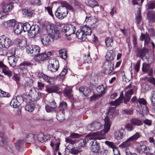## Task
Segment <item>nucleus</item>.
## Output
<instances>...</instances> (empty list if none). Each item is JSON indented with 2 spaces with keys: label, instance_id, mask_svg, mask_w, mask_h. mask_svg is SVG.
<instances>
[{
  "label": "nucleus",
  "instance_id": "13d9d810",
  "mask_svg": "<svg viewBox=\"0 0 155 155\" xmlns=\"http://www.w3.org/2000/svg\"><path fill=\"white\" fill-rule=\"evenodd\" d=\"M105 143L109 147L111 148L113 150H114V149L117 148L116 147L115 145L112 142H111L108 141H105Z\"/></svg>",
  "mask_w": 155,
  "mask_h": 155
},
{
  "label": "nucleus",
  "instance_id": "f03ea898",
  "mask_svg": "<svg viewBox=\"0 0 155 155\" xmlns=\"http://www.w3.org/2000/svg\"><path fill=\"white\" fill-rule=\"evenodd\" d=\"M68 10L72 12L74 11V9L71 5L65 2H62L61 5L57 8L55 15L59 18L62 19L67 15L68 13Z\"/></svg>",
  "mask_w": 155,
  "mask_h": 155
},
{
  "label": "nucleus",
  "instance_id": "864d4df0",
  "mask_svg": "<svg viewBox=\"0 0 155 155\" xmlns=\"http://www.w3.org/2000/svg\"><path fill=\"white\" fill-rule=\"evenodd\" d=\"M26 80L27 81L26 83L25 84V86H31L33 84V80L28 78H27Z\"/></svg>",
  "mask_w": 155,
  "mask_h": 155
},
{
  "label": "nucleus",
  "instance_id": "de8ad7c7",
  "mask_svg": "<svg viewBox=\"0 0 155 155\" xmlns=\"http://www.w3.org/2000/svg\"><path fill=\"white\" fill-rule=\"evenodd\" d=\"M25 110L29 112H32L34 110V104H27L25 107Z\"/></svg>",
  "mask_w": 155,
  "mask_h": 155
},
{
  "label": "nucleus",
  "instance_id": "58836bf2",
  "mask_svg": "<svg viewBox=\"0 0 155 155\" xmlns=\"http://www.w3.org/2000/svg\"><path fill=\"white\" fill-rule=\"evenodd\" d=\"M106 87L105 85L102 84L97 87V91L101 94H103L105 93Z\"/></svg>",
  "mask_w": 155,
  "mask_h": 155
},
{
  "label": "nucleus",
  "instance_id": "8fccbe9b",
  "mask_svg": "<svg viewBox=\"0 0 155 155\" xmlns=\"http://www.w3.org/2000/svg\"><path fill=\"white\" fill-rule=\"evenodd\" d=\"M139 134L138 132H137L135 134L130 137L129 140L132 142L136 141L140 137Z\"/></svg>",
  "mask_w": 155,
  "mask_h": 155
},
{
  "label": "nucleus",
  "instance_id": "c756f323",
  "mask_svg": "<svg viewBox=\"0 0 155 155\" xmlns=\"http://www.w3.org/2000/svg\"><path fill=\"white\" fill-rule=\"evenodd\" d=\"M123 131V130H120L116 131L114 133V136L116 139L119 140L123 138L124 137Z\"/></svg>",
  "mask_w": 155,
  "mask_h": 155
},
{
  "label": "nucleus",
  "instance_id": "f704fd0d",
  "mask_svg": "<svg viewBox=\"0 0 155 155\" xmlns=\"http://www.w3.org/2000/svg\"><path fill=\"white\" fill-rule=\"evenodd\" d=\"M100 126L101 124L100 123L97 122H95L88 125V127L90 128L91 129V130H94V129L93 128L97 130L99 129Z\"/></svg>",
  "mask_w": 155,
  "mask_h": 155
},
{
  "label": "nucleus",
  "instance_id": "680f3d73",
  "mask_svg": "<svg viewBox=\"0 0 155 155\" xmlns=\"http://www.w3.org/2000/svg\"><path fill=\"white\" fill-rule=\"evenodd\" d=\"M45 10H47V11L49 14L53 18L54 16L52 12V8L49 6L47 7H45Z\"/></svg>",
  "mask_w": 155,
  "mask_h": 155
},
{
  "label": "nucleus",
  "instance_id": "f3484780",
  "mask_svg": "<svg viewBox=\"0 0 155 155\" xmlns=\"http://www.w3.org/2000/svg\"><path fill=\"white\" fill-rule=\"evenodd\" d=\"M114 51L113 50H109L108 51L105 57L107 62H111L113 61L115 57Z\"/></svg>",
  "mask_w": 155,
  "mask_h": 155
},
{
  "label": "nucleus",
  "instance_id": "f8f14e48",
  "mask_svg": "<svg viewBox=\"0 0 155 155\" xmlns=\"http://www.w3.org/2000/svg\"><path fill=\"white\" fill-rule=\"evenodd\" d=\"M142 71L143 72H147L150 76H152L153 74V70L150 67L149 64L143 63L142 64Z\"/></svg>",
  "mask_w": 155,
  "mask_h": 155
},
{
  "label": "nucleus",
  "instance_id": "39448f33",
  "mask_svg": "<svg viewBox=\"0 0 155 155\" xmlns=\"http://www.w3.org/2000/svg\"><path fill=\"white\" fill-rule=\"evenodd\" d=\"M75 30V27L74 26L68 24L66 25L63 28L61 31L64 35L70 36L74 33Z\"/></svg>",
  "mask_w": 155,
  "mask_h": 155
},
{
  "label": "nucleus",
  "instance_id": "6e6552de",
  "mask_svg": "<svg viewBox=\"0 0 155 155\" xmlns=\"http://www.w3.org/2000/svg\"><path fill=\"white\" fill-rule=\"evenodd\" d=\"M12 41L4 36L0 37V48H8L11 45Z\"/></svg>",
  "mask_w": 155,
  "mask_h": 155
},
{
  "label": "nucleus",
  "instance_id": "6ab92c4d",
  "mask_svg": "<svg viewBox=\"0 0 155 155\" xmlns=\"http://www.w3.org/2000/svg\"><path fill=\"white\" fill-rule=\"evenodd\" d=\"M50 136L49 135H46L45 136L44 134L41 132L38 133L37 135V139L40 142L43 143L44 142L47 141L49 139Z\"/></svg>",
  "mask_w": 155,
  "mask_h": 155
},
{
  "label": "nucleus",
  "instance_id": "0e129e2a",
  "mask_svg": "<svg viewBox=\"0 0 155 155\" xmlns=\"http://www.w3.org/2000/svg\"><path fill=\"white\" fill-rule=\"evenodd\" d=\"M66 141L67 142H69L71 144H73L76 142V140L73 139V138L67 137L65 139Z\"/></svg>",
  "mask_w": 155,
  "mask_h": 155
},
{
  "label": "nucleus",
  "instance_id": "ea45409f",
  "mask_svg": "<svg viewBox=\"0 0 155 155\" xmlns=\"http://www.w3.org/2000/svg\"><path fill=\"white\" fill-rule=\"evenodd\" d=\"M130 121L133 124L137 126H140L143 124L142 121L137 118L132 119Z\"/></svg>",
  "mask_w": 155,
  "mask_h": 155
},
{
  "label": "nucleus",
  "instance_id": "1a4fd4ad",
  "mask_svg": "<svg viewBox=\"0 0 155 155\" xmlns=\"http://www.w3.org/2000/svg\"><path fill=\"white\" fill-rule=\"evenodd\" d=\"M24 101L23 97L20 96H18L16 98H14L11 101L10 105L13 108H16L19 106Z\"/></svg>",
  "mask_w": 155,
  "mask_h": 155
},
{
  "label": "nucleus",
  "instance_id": "c85d7f7f",
  "mask_svg": "<svg viewBox=\"0 0 155 155\" xmlns=\"http://www.w3.org/2000/svg\"><path fill=\"white\" fill-rule=\"evenodd\" d=\"M76 37L78 39L82 40H85L86 38L85 35L84 34V32L81 31V29L78 30L76 34Z\"/></svg>",
  "mask_w": 155,
  "mask_h": 155
},
{
  "label": "nucleus",
  "instance_id": "6e6d98bb",
  "mask_svg": "<svg viewBox=\"0 0 155 155\" xmlns=\"http://www.w3.org/2000/svg\"><path fill=\"white\" fill-rule=\"evenodd\" d=\"M125 128L128 131H131L133 129V124L131 123L127 124L125 127Z\"/></svg>",
  "mask_w": 155,
  "mask_h": 155
},
{
  "label": "nucleus",
  "instance_id": "4d7b16f0",
  "mask_svg": "<svg viewBox=\"0 0 155 155\" xmlns=\"http://www.w3.org/2000/svg\"><path fill=\"white\" fill-rule=\"evenodd\" d=\"M148 9H153L155 8V1H150L148 5Z\"/></svg>",
  "mask_w": 155,
  "mask_h": 155
},
{
  "label": "nucleus",
  "instance_id": "a19ab883",
  "mask_svg": "<svg viewBox=\"0 0 155 155\" xmlns=\"http://www.w3.org/2000/svg\"><path fill=\"white\" fill-rule=\"evenodd\" d=\"M67 107V104L65 102H62L59 106V110L60 111H61L62 113V115L63 116L65 113L64 111Z\"/></svg>",
  "mask_w": 155,
  "mask_h": 155
},
{
  "label": "nucleus",
  "instance_id": "7ed1b4c3",
  "mask_svg": "<svg viewBox=\"0 0 155 155\" xmlns=\"http://www.w3.org/2000/svg\"><path fill=\"white\" fill-rule=\"evenodd\" d=\"M22 30L24 32H27L28 37L29 38L34 37L38 33L39 29L37 25L31 26L29 23H26L22 25Z\"/></svg>",
  "mask_w": 155,
  "mask_h": 155
},
{
  "label": "nucleus",
  "instance_id": "a211bd4d",
  "mask_svg": "<svg viewBox=\"0 0 155 155\" xmlns=\"http://www.w3.org/2000/svg\"><path fill=\"white\" fill-rule=\"evenodd\" d=\"M48 58V56L46 54V53H43L38 54L35 57V60L37 61L40 62Z\"/></svg>",
  "mask_w": 155,
  "mask_h": 155
},
{
  "label": "nucleus",
  "instance_id": "9b49d317",
  "mask_svg": "<svg viewBox=\"0 0 155 155\" xmlns=\"http://www.w3.org/2000/svg\"><path fill=\"white\" fill-rule=\"evenodd\" d=\"M30 94L33 97V101H37L41 97V93L38 92L36 91L34 88H32L30 90Z\"/></svg>",
  "mask_w": 155,
  "mask_h": 155
},
{
  "label": "nucleus",
  "instance_id": "2eb2a0df",
  "mask_svg": "<svg viewBox=\"0 0 155 155\" xmlns=\"http://www.w3.org/2000/svg\"><path fill=\"white\" fill-rule=\"evenodd\" d=\"M49 63L51 64L52 68L51 71L53 72L56 71L58 67V61L56 59H52L50 60Z\"/></svg>",
  "mask_w": 155,
  "mask_h": 155
},
{
  "label": "nucleus",
  "instance_id": "aec40b11",
  "mask_svg": "<svg viewBox=\"0 0 155 155\" xmlns=\"http://www.w3.org/2000/svg\"><path fill=\"white\" fill-rule=\"evenodd\" d=\"M149 49L145 48H143L141 50L139 48H137L136 52L138 53H140V57L141 59H143L145 57L146 54L148 53Z\"/></svg>",
  "mask_w": 155,
  "mask_h": 155
},
{
  "label": "nucleus",
  "instance_id": "774afa93",
  "mask_svg": "<svg viewBox=\"0 0 155 155\" xmlns=\"http://www.w3.org/2000/svg\"><path fill=\"white\" fill-rule=\"evenodd\" d=\"M147 80L151 84L155 86V78L153 77H150L147 78Z\"/></svg>",
  "mask_w": 155,
  "mask_h": 155
},
{
  "label": "nucleus",
  "instance_id": "f257e3e1",
  "mask_svg": "<svg viewBox=\"0 0 155 155\" xmlns=\"http://www.w3.org/2000/svg\"><path fill=\"white\" fill-rule=\"evenodd\" d=\"M104 122L103 131L94 133L90 134V136H87V137H89L90 140L94 139L91 141L90 143L91 146V149L93 152L96 153L99 152L100 146L99 143L96 141V140H101L104 138V136L110 128L111 122L107 116L105 117Z\"/></svg>",
  "mask_w": 155,
  "mask_h": 155
},
{
  "label": "nucleus",
  "instance_id": "37998d69",
  "mask_svg": "<svg viewBox=\"0 0 155 155\" xmlns=\"http://www.w3.org/2000/svg\"><path fill=\"white\" fill-rule=\"evenodd\" d=\"M64 95L65 96L69 98H71L72 97V91L71 89H64Z\"/></svg>",
  "mask_w": 155,
  "mask_h": 155
},
{
  "label": "nucleus",
  "instance_id": "e2e57ef3",
  "mask_svg": "<svg viewBox=\"0 0 155 155\" xmlns=\"http://www.w3.org/2000/svg\"><path fill=\"white\" fill-rule=\"evenodd\" d=\"M30 2L34 5H40L41 2L40 0H29Z\"/></svg>",
  "mask_w": 155,
  "mask_h": 155
},
{
  "label": "nucleus",
  "instance_id": "9d476101",
  "mask_svg": "<svg viewBox=\"0 0 155 155\" xmlns=\"http://www.w3.org/2000/svg\"><path fill=\"white\" fill-rule=\"evenodd\" d=\"M85 21L86 23L88 22V23H89L90 21H91L93 25L91 24V27L93 28H94L96 27V25L94 23L97 21V19L96 16L92 17L91 15L88 13L87 14Z\"/></svg>",
  "mask_w": 155,
  "mask_h": 155
},
{
  "label": "nucleus",
  "instance_id": "473e14b6",
  "mask_svg": "<svg viewBox=\"0 0 155 155\" xmlns=\"http://www.w3.org/2000/svg\"><path fill=\"white\" fill-rule=\"evenodd\" d=\"M148 149L149 147H147L144 145L139 146L137 147V150L140 153H146L148 152Z\"/></svg>",
  "mask_w": 155,
  "mask_h": 155
},
{
  "label": "nucleus",
  "instance_id": "c03bdc74",
  "mask_svg": "<svg viewBox=\"0 0 155 155\" xmlns=\"http://www.w3.org/2000/svg\"><path fill=\"white\" fill-rule=\"evenodd\" d=\"M60 56L61 58L63 59L66 60L67 59V55L66 50L65 49H62L59 51Z\"/></svg>",
  "mask_w": 155,
  "mask_h": 155
},
{
  "label": "nucleus",
  "instance_id": "a878e982",
  "mask_svg": "<svg viewBox=\"0 0 155 155\" xmlns=\"http://www.w3.org/2000/svg\"><path fill=\"white\" fill-rule=\"evenodd\" d=\"M135 21L138 25H140L141 23L142 17L141 14L140 9V8L138 9L137 12L136 13Z\"/></svg>",
  "mask_w": 155,
  "mask_h": 155
},
{
  "label": "nucleus",
  "instance_id": "0eeeda50",
  "mask_svg": "<svg viewBox=\"0 0 155 155\" xmlns=\"http://www.w3.org/2000/svg\"><path fill=\"white\" fill-rule=\"evenodd\" d=\"M48 35L52 39H57L59 37V31L53 26H50L49 29L48 30Z\"/></svg>",
  "mask_w": 155,
  "mask_h": 155
},
{
  "label": "nucleus",
  "instance_id": "4468645a",
  "mask_svg": "<svg viewBox=\"0 0 155 155\" xmlns=\"http://www.w3.org/2000/svg\"><path fill=\"white\" fill-rule=\"evenodd\" d=\"M52 39H51L50 36L48 35H45L42 37L41 42L43 45L47 46L50 45L52 42Z\"/></svg>",
  "mask_w": 155,
  "mask_h": 155
},
{
  "label": "nucleus",
  "instance_id": "412c9836",
  "mask_svg": "<svg viewBox=\"0 0 155 155\" xmlns=\"http://www.w3.org/2000/svg\"><path fill=\"white\" fill-rule=\"evenodd\" d=\"M8 62L10 66L14 67L16 65V63L17 61V58L14 56H11L8 57Z\"/></svg>",
  "mask_w": 155,
  "mask_h": 155
},
{
  "label": "nucleus",
  "instance_id": "a18cd8bd",
  "mask_svg": "<svg viewBox=\"0 0 155 155\" xmlns=\"http://www.w3.org/2000/svg\"><path fill=\"white\" fill-rule=\"evenodd\" d=\"M132 142L129 140V138L125 141L122 144L120 145V147L122 148L128 147L130 146L132 144Z\"/></svg>",
  "mask_w": 155,
  "mask_h": 155
},
{
  "label": "nucleus",
  "instance_id": "79ce46f5",
  "mask_svg": "<svg viewBox=\"0 0 155 155\" xmlns=\"http://www.w3.org/2000/svg\"><path fill=\"white\" fill-rule=\"evenodd\" d=\"M106 45L107 47L111 46L113 44V40L111 37H107L105 40Z\"/></svg>",
  "mask_w": 155,
  "mask_h": 155
},
{
  "label": "nucleus",
  "instance_id": "e433bc0d",
  "mask_svg": "<svg viewBox=\"0 0 155 155\" xmlns=\"http://www.w3.org/2000/svg\"><path fill=\"white\" fill-rule=\"evenodd\" d=\"M2 72L4 74L10 78L12 75V72L9 70L8 68L6 66L2 70Z\"/></svg>",
  "mask_w": 155,
  "mask_h": 155
},
{
  "label": "nucleus",
  "instance_id": "4c0bfd02",
  "mask_svg": "<svg viewBox=\"0 0 155 155\" xmlns=\"http://www.w3.org/2000/svg\"><path fill=\"white\" fill-rule=\"evenodd\" d=\"M58 87L56 86L48 87L46 88V91L48 93L55 92L58 91Z\"/></svg>",
  "mask_w": 155,
  "mask_h": 155
},
{
  "label": "nucleus",
  "instance_id": "bb28decb",
  "mask_svg": "<svg viewBox=\"0 0 155 155\" xmlns=\"http://www.w3.org/2000/svg\"><path fill=\"white\" fill-rule=\"evenodd\" d=\"M16 23V21L15 19H11L6 21H5L3 23V25L5 27L8 28L15 25Z\"/></svg>",
  "mask_w": 155,
  "mask_h": 155
},
{
  "label": "nucleus",
  "instance_id": "b1692460",
  "mask_svg": "<svg viewBox=\"0 0 155 155\" xmlns=\"http://www.w3.org/2000/svg\"><path fill=\"white\" fill-rule=\"evenodd\" d=\"M133 90L132 89H130L125 93L124 103L126 104L127 102L129 101L131 95L133 94Z\"/></svg>",
  "mask_w": 155,
  "mask_h": 155
},
{
  "label": "nucleus",
  "instance_id": "5fc2aeb1",
  "mask_svg": "<svg viewBox=\"0 0 155 155\" xmlns=\"http://www.w3.org/2000/svg\"><path fill=\"white\" fill-rule=\"evenodd\" d=\"M150 100L152 104L155 107V91H153L152 93Z\"/></svg>",
  "mask_w": 155,
  "mask_h": 155
},
{
  "label": "nucleus",
  "instance_id": "3c124183",
  "mask_svg": "<svg viewBox=\"0 0 155 155\" xmlns=\"http://www.w3.org/2000/svg\"><path fill=\"white\" fill-rule=\"evenodd\" d=\"M30 64L27 62H25L22 63L19 66V68L21 70H24L27 69V66H29Z\"/></svg>",
  "mask_w": 155,
  "mask_h": 155
},
{
  "label": "nucleus",
  "instance_id": "603ef678",
  "mask_svg": "<svg viewBox=\"0 0 155 155\" xmlns=\"http://www.w3.org/2000/svg\"><path fill=\"white\" fill-rule=\"evenodd\" d=\"M143 122L146 125L150 127L152 125V121L151 120L146 118L143 120Z\"/></svg>",
  "mask_w": 155,
  "mask_h": 155
},
{
  "label": "nucleus",
  "instance_id": "338daca9",
  "mask_svg": "<svg viewBox=\"0 0 155 155\" xmlns=\"http://www.w3.org/2000/svg\"><path fill=\"white\" fill-rule=\"evenodd\" d=\"M88 141V140L87 138H85L84 139L81 140L80 141L81 144V145H80V146L84 147Z\"/></svg>",
  "mask_w": 155,
  "mask_h": 155
},
{
  "label": "nucleus",
  "instance_id": "2f4dec72",
  "mask_svg": "<svg viewBox=\"0 0 155 155\" xmlns=\"http://www.w3.org/2000/svg\"><path fill=\"white\" fill-rule=\"evenodd\" d=\"M79 91L85 96H87L89 92V89L86 87L82 86L79 88Z\"/></svg>",
  "mask_w": 155,
  "mask_h": 155
},
{
  "label": "nucleus",
  "instance_id": "052dcab7",
  "mask_svg": "<svg viewBox=\"0 0 155 155\" xmlns=\"http://www.w3.org/2000/svg\"><path fill=\"white\" fill-rule=\"evenodd\" d=\"M12 79L13 80L17 82L20 80V75L18 74H14V75L12 77Z\"/></svg>",
  "mask_w": 155,
  "mask_h": 155
},
{
  "label": "nucleus",
  "instance_id": "09e8293b",
  "mask_svg": "<svg viewBox=\"0 0 155 155\" xmlns=\"http://www.w3.org/2000/svg\"><path fill=\"white\" fill-rule=\"evenodd\" d=\"M84 59L88 64L91 63L92 60L89 53L84 54Z\"/></svg>",
  "mask_w": 155,
  "mask_h": 155
},
{
  "label": "nucleus",
  "instance_id": "69168bd1",
  "mask_svg": "<svg viewBox=\"0 0 155 155\" xmlns=\"http://www.w3.org/2000/svg\"><path fill=\"white\" fill-rule=\"evenodd\" d=\"M42 78L45 81L49 83H50L51 82L50 80H51L53 79L52 78L49 77L48 76L45 74H44V76H43Z\"/></svg>",
  "mask_w": 155,
  "mask_h": 155
},
{
  "label": "nucleus",
  "instance_id": "ddd939ff",
  "mask_svg": "<svg viewBox=\"0 0 155 155\" xmlns=\"http://www.w3.org/2000/svg\"><path fill=\"white\" fill-rule=\"evenodd\" d=\"M124 97L123 95V91H121L120 97L114 101H111L110 104L111 105L117 106L120 104L123 101H124Z\"/></svg>",
  "mask_w": 155,
  "mask_h": 155
},
{
  "label": "nucleus",
  "instance_id": "bf43d9fd",
  "mask_svg": "<svg viewBox=\"0 0 155 155\" xmlns=\"http://www.w3.org/2000/svg\"><path fill=\"white\" fill-rule=\"evenodd\" d=\"M150 38L148 34H146L145 35L144 45H147L150 43Z\"/></svg>",
  "mask_w": 155,
  "mask_h": 155
},
{
  "label": "nucleus",
  "instance_id": "49530a36",
  "mask_svg": "<svg viewBox=\"0 0 155 155\" xmlns=\"http://www.w3.org/2000/svg\"><path fill=\"white\" fill-rule=\"evenodd\" d=\"M85 2L88 6L92 8L94 7L97 6V2L95 0H90L86 2Z\"/></svg>",
  "mask_w": 155,
  "mask_h": 155
},
{
  "label": "nucleus",
  "instance_id": "423d86ee",
  "mask_svg": "<svg viewBox=\"0 0 155 155\" xmlns=\"http://www.w3.org/2000/svg\"><path fill=\"white\" fill-rule=\"evenodd\" d=\"M40 51V48L37 45H30L27 46L26 48V51L28 54H32V56L35 57Z\"/></svg>",
  "mask_w": 155,
  "mask_h": 155
},
{
  "label": "nucleus",
  "instance_id": "393cba45",
  "mask_svg": "<svg viewBox=\"0 0 155 155\" xmlns=\"http://www.w3.org/2000/svg\"><path fill=\"white\" fill-rule=\"evenodd\" d=\"M81 31L84 32V35H85V36L86 35H90L92 33V31L89 27L86 25L85 26H81Z\"/></svg>",
  "mask_w": 155,
  "mask_h": 155
},
{
  "label": "nucleus",
  "instance_id": "dca6fc26",
  "mask_svg": "<svg viewBox=\"0 0 155 155\" xmlns=\"http://www.w3.org/2000/svg\"><path fill=\"white\" fill-rule=\"evenodd\" d=\"M13 3H12L5 4L3 6L2 12L4 16L6 15V12L11 11L13 8Z\"/></svg>",
  "mask_w": 155,
  "mask_h": 155
},
{
  "label": "nucleus",
  "instance_id": "cd10ccee",
  "mask_svg": "<svg viewBox=\"0 0 155 155\" xmlns=\"http://www.w3.org/2000/svg\"><path fill=\"white\" fill-rule=\"evenodd\" d=\"M22 25L16 23L13 27L14 32L18 35L20 34L22 31Z\"/></svg>",
  "mask_w": 155,
  "mask_h": 155
},
{
  "label": "nucleus",
  "instance_id": "72a5a7b5",
  "mask_svg": "<svg viewBox=\"0 0 155 155\" xmlns=\"http://www.w3.org/2000/svg\"><path fill=\"white\" fill-rule=\"evenodd\" d=\"M105 68L107 70L109 71V72L111 73L114 70V64L111 62H106L105 63Z\"/></svg>",
  "mask_w": 155,
  "mask_h": 155
},
{
  "label": "nucleus",
  "instance_id": "20e7f679",
  "mask_svg": "<svg viewBox=\"0 0 155 155\" xmlns=\"http://www.w3.org/2000/svg\"><path fill=\"white\" fill-rule=\"evenodd\" d=\"M138 103H139L140 106L139 107L138 111L141 114H145L148 112V107L147 106V103L145 100L143 98H139L138 99Z\"/></svg>",
  "mask_w": 155,
  "mask_h": 155
},
{
  "label": "nucleus",
  "instance_id": "c9c22d12",
  "mask_svg": "<svg viewBox=\"0 0 155 155\" xmlns=\"http://www.w3.org/2000/svg\"><path fill=\"white\" fill-rule=\"evenodd\" d=\"M33 12V11L30 9H25L22 11L23 14L29 18L32 16Z\"/></svg>",
  "mask_w": 155,
  "mask_h": 155
},
{
  "label": "nucleus",
  "instance_id": "7c9ffc66",
  "mask_svg": "<svg viewBox=\"0 0 155 155\" xmlns=\"http://www.w3.org/2000/svg\"><path fill=\"white\" fill-rule=\"evenodd\" d=\"M37 135L30 134L26 136L25 137L27 141L30 142H34L37 139Z\"/></svg>",
  "mask_w": 155,
  "mask_h": 155
},
{
  "label": "nucleus",
  "instance_id": "5701e85b",
  "mask_svg": "<svg viewBox=\"0 0 155 155\" xmlns=\"http://www.w3.org/2000/svg\"><path fill=\"white\" fill-rule=\"evenodd\" d=\"M148 20L150 23L155 22V12L153 11L149 12L147 14Z\"/></svg>",
  "mask_w": 155,
  "mask_h": 155
},
{
  "label": "nucleus",
  "instance_id": "4be33fe9",
  "mask_svg": "<svg viewBox=\"0 0 155 155\" xmlns=\"http://www.w3.org/2000/svg\"><path fill=\"white\" fill-rule=\"evenodd\" d=\"M24 141L21 139L17 140L15 143V146L18 151H21L23 148Z\"/></svg>",
  "mask_w": 155,
  "mask_h": 155
}]
</instances>
